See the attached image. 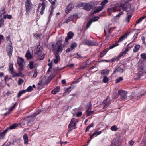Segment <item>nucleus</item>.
Instances as JSON below:
<instances>
[{
    "instance_id": "nucleus-1",
    "label": "nucleus",
    "mask_w": 146,
    "mask_h": 146,
    "mask_svg": "<svg viewBox=\"0 0 146 146\" xmlns=\"http://www.w3.org/2000/svg\"><path fill=\"white\" fill-rule=\"evenodd\" d=\"M53 49L54 50V54L56 58L54 60V62L56 64L60 60V57L58 53L62 52L63 48L62 45L58 44V43L53 45Z\"/></svg>"
},
{
    "instance_id": "nucleus-2",
    "label": "nucleus",
    "mask_w": 146,
    "mask_h": 146,
    "mask_svg": "<svg viewBox=\"0 0 146 146\" xmlns=\"http://www.w3.org/2000/svg\"><path fill=\"white\" fill-rule=\"evenodd\" d=\"M131 5L128 2H125V3L120 5V6H116L111 9V11L115 12L120 11V7L122 9L123 11H125L127 12L130 11L131 9Z\"/></svg>"
},
{
    "instance_id": "nucleus-3",
    "label": "nucleus",
    "mask_w": 146,
    "mask_h": 146,
    "mask_svg": "<svg viewBox=\"0 0 146 146\" xmlns=\"http://www.w3.org/2000/svg\"><path fill=\"white\" fill-rule=\"evenodd\" d=\"M41 112V111L40 110H38L34 113L32 116L26 117L25 118L26 121H25L27 122V125L28 126H31L33 124V122L35 120L36 117Z\"/></svg>"
},
{
    "instance_id": "nucleus-4",
    "label": "nucleus",
    "mask_w": 146,
    "mask_h": 146,
    "mask_svg": "<svg viewBox=\"0 0 146 146\" xmlns=\"http://www.w3.org/2000/svg\"><path fill=\"white\" fill-rule=\"evenodd\" d=\"M26 13V16L29 15V13L32 9L33 5L31 0H26L25 2Z\"/></svg>"
},
{
    "instance_id": "nucleus-5",
    "label": "nucleus",
    "mask_w": 146,
    "mask_h": 146,
    "mask_svg": "<svg viewBox=\"0 0 146 146\" xmlns=\"http://www.w3.org/2000/svg\"><path fill=\"white\" fill-rule=\"evenodd\" d=\"M131 48H129V47L125 49L124 51H123V52L121 53L119 56H117L115 58H114L111 59V61L112 62H113L115 60H117V61H118L119 60V58H121L122 56H123L125 55V54H126L127 52L128 51L129 49H130Z\"/></svg>"
},
{
    "instance_id": "nucleus-6",
    "label": "nucleus",
    "mask_w": 146,
    "mask_h": 146,
    "mask_svg": "<svg viewBox=\"0 0 146 146\" xmlns=\"http://www.w3.org/2000/svg\"><path fill=\"white\" fill-rule=\"evenodd\" d=\"M75 121V119L74 118H72L71 119L68 126L69 130H68V132L67 133V135H68V132L72 131L76 126V124Z\"/></svg>"
},
{
    "instance_id": "nucleus-7",
    "label": "nucleus",
    "mask_w": 146,
    "mask_h": 146,
    "mask_svg": "<svg viewBox=\"0 0 146 146\" xmlns=\"http://www.w3.org/2000/svg\"><path fill=\"white\" fill-rule=\"evenodd\" d=\"M17 62L19 67V70L20 71H21L24 68V60L22 58L19 57L17 59Z\"/></svg>"
},
{
    "instance_id": "nucleus-8",
    "label": "nucleus",
    "mask_w": 146,
    "mask_h": 146,
    "mask_svg": "<svg viewBox=\"0 0 146 146\" xmlns=\"http://www.w3.org/2000/svg\"><path fill=\"white\" fill-rule=\"evenodd\" d=\"M118 93L120 96V99L122 100H124L127 98V92L122 90H118Z\"/></svg>"
},
{
    "instance_id": "nucleus-9",
    "label": "nucleus",
    "mask_w": 146,
    "mask_h": 146,
    "mask_svg": "<svg viewBox=\"0 0 146 146\" xmlns=\"http://www.w3.org/2000/svg\"><path fill=\"white\" fill-rule=\"evenodd\" d=\"M94 3L92 2H90L87 3H85L84 9L85 10L89 11L94 7Z\"/></svg>"
},
{
    "instance_id": "nucleus-10",
    "label": "nucleus",
    "mask_w": 146,
    "mask_h": 146,
    "mask_svg": "<svg viewBox=\"0 0 146 146\" xmlns=\"http://www.w3.org/2000/svg\"><path fill=\"white\" fill-rule=\"evenodd\" d=\"M46 7L45 2H42V3H40L38 7L37 10L38 11L41 8L40 13L41 15H42L44 12Z\"/></svg>"
},
{
    "instance_id": "nucleus-11",
    "label": "nucleus",
    "mask_w": 146,
    "mask_h": 146,
    "mask_svg": "<svg viewBox=\"0 0 146 146\" xmlns=\"http://www.w3.org/2000/svg\"><path fill=\"white\" fill-rule=\"evenodd\" d=\"M144 94L141 95V96H144ZM141 97L140 93H139L138 92L136 91L133 93L130 96V98L133 99H135L137 100Z\"/></svg>"
},
{
    "instance_id": "nucleus-12",
    "label": "nucleus",
    "mask_w": 146,
    "mask_h": 146,
    "mask_svg": "<svg viewBox=\"0 0 146 146\" xmlns=\"http://www.w3.org/2000/svg\"><path fill=\"white\" fill-rule=\"evenodd\" d=\"M42 47L40 45H38L37 46L35 51V53L38 56L41 55L42 53Z\"/></svg>"
},
{
    "instance_id": "nucleus-13",
    "label": "nucleus",
    "mask_w": 146,
    "mask_h": 146,
    "mask_svg": "<svg viewBox=\"0 0 146 146\" xmlns=\"http://www.w3.org/2000/svg\"><path fill=\"white\" fill-rule=\"evenodd\" d=\"M13 51V48L10 45L7 47V55L9 58H10L12 56Z\"/></svg>"
},
{
    "instance_id": "nucleus-14",
    "label": "nucleus",
    "mask_w": 146,
    "mask_h": 146,
    "mask_svg": "<svg viewBox=\"0 0 146 146\" xmlns=\"http://www.w3.org/2000/svg\"><path fill=\"white\" fill-rule=\"evenodd\" d=\"M88 106V109L86 110V113L87 114V115L88 116H89L91 114H92L93 113V111H89L90 109V108H91V106H92L91 103L90 102H89V103L88 104V105L87 106Z\"/></svg>"
},
{
    "instance_id": "nucleus-15",
    "label": "nucleus",
    "mask_w": 146,
    "mask_h": 146,
    "mask_svg": "<svg viewBox=\"0 0 146 146\" xmlns=\"http://www.w3.org/2000/svg\"><path fill=\"white\" fill-rule=\"evenodd\" d=\"M44 82L43 79H40L38 84V89H41L44 86Z\"/></svg>"
},
{
    "instance_id": "nucleus-16",
    "label": "nucleus",
    "mask_w": 146,
    "mask_h": 146,
    "mask_svg": "<svg viewBox=\"0 0 146 146\" xmlns=\"http://www.w3.org/2000/svg\"><path fill=\"white\" fill-rule=\"evenodd\" d=\"M123 69L120 67H116L113 72V73L115 74L117 72H119L122 73L123 72Z\"/></svg>"
},
{
    "instance_id": "nucleus-17",
    "label": "nucleus",
    "mask_w": 146,
    "mask_h": 146,
    "mask_svg": "<svg viewBox=\"0 0 146 146\" xmlns=\"http://www.w3.org/2000/svg\"><path fill=\"white\" fill-rule=\"evenodd\" d=\"M103 8V7L98 6L96 8L94 11L92 12V14H94L97 13L101 11L102 9Z\"/></svg>"
},
{
    "instance_id": "nucleus-18",
    "label": "nucleus",
    "mask_w": 146,
    "mask_h": 146,
    "mask_svg": "<svg viewBox=\"0 0 146 146\" xmlns=\"http://www.w3.org/2000/svg\"><path fill=\"white\" fill-rule=\"evenodd\" d=\"M73 6L72 4H70L66 8V13H68L69 11L73 8Z\"/></svg>"
},
{
    "instance_id": "nucleus-19",
    "label": "nucleus",
    "mask_w": 146,
    "mask_h": 146,
    "mask_svg": "<svg viewBox=\"0 0 146 146\" xmlns=\"http://www.w3.org/2000/svg\"><path fill=\"white\" fill-rule=\"evenodd\" d=\"M74 15H71L66 20V21L64 22V23H68L69 21H72L74 19Z\"/></svg>"
},
{
    "instance_id": "nucleus-20",
    "label": "nucleus",
    "mask_w": 146,
    "mask_h": 146,
    "mask_svg": "<svg viewBox=\"0 0 146 146\" xmlns=\"http://www.w3.org/2000/svg\"><path fill=\"white\" fill-rule=\"evenodd\" d=\"M102 133L101 131H96L94 132L93 134L90 135V138L91 139H92L94 136H95L100 134Z\"/></svg>"
},
{
    "instance_id": "nucleus-21",
    "label": "nucleus",
    "mask_w": 146,
    "mask_h": 146,
    "mask_svg": "<svg viewBox=\"0 0 146 146\" xmlns=\"http://www.w3.org/2000/svg\"><path fill=\"white\" fill-rule=\"evenodd\" d=\"M109 102V101L108 100L107 98L103 101V104L104 105V106L103 107V108H105L107 107L108 105Z\"/></svg>"
},
{
    "instance_id": "nucleus-22",
    "label": "nucleus",
    "mask_w": 146,
    "mask_h": 146,
    "mask_svg": "<svg viewBox=\"0 0 146 146\" xmlns=\"http://www.w3.org/2000/svg\"><path fill=\"white\" fill-rule=\"evenodd\" d=\"M25 57L27 60H29L32 58L33 56L28 51L27 52L26 54Z\"/></svg>"
},
{
    "instance_id": "nucleus-23",
    "label": "nucleus",
    "mask_w": 146,
    "mask_h": 146,
    "mask_svg": "<svg viewBox=\"0 0 146 146\" xmlns=\"http://www.w3.org/2000/svg\"><path fill=\"white\" fill-rule=\"evenodd\" d=\"M127 38V36L126 34H125L122 35L119 38L118 40L117 41V42L119 43L123 41L125 39Z\"/></svg>"
},
{
    "instance_id": "nucleus-24",
    "label": "nucleus",
    "mask_w": 146,
    "mask_h": 146,
    "mask_svg": "<svg viewBox=\"0 0 146 146\" xmlns=\"http://www.w3.org/2000/svg\"><path fill=\"white\" fill-rule=\"evenodd\" d=\"M24 143L25 144L27 143L28 141V137L26 134H24L23 136Z\"/></svg>"
},
{
    "instance_id": "nucleus-25",
    "label": "nucleus",
    "mask_w": 146,
    "mask_h": 146,
    "mask_svg": "<svg viewBox=\"0 0 146 146\" xmlns=\"http://www.w3.org/2000/svg\"><path fill=\"white\" fill-rule=\"evenodd\" d=\"M60 90V87H57L55 88L52 90L51 93L53 94H55L57 92L59 91Z\"/></svg>"
},
{
    "instance_id": "nucleus-26",
    "label": "nucleus",
    "mask_w": 146,
    "mask_h": 146,
    "mask_svg": "<svg viewBox=\"0 0 146 146\" xmlns=\"http://www.w3.org/2000/svg\"><path fill=\"white\" fill-rule=\"evenodd\" d=\"M140 45H135L133 49V51L135 52H137L140 48Z\"/></svg>"
},
{
    "instance_id": "nucleus-27",
    "label": "nucleus",
    "mask_w": 146,
    "mask_h": 146,
    "mask_svg": "<svg viewBox=\"0 0 146 146\" xmlns=\"http://www.w3.org/2000/svg\"><path fill=\"white\" fill-rule=\"evenodd\" d=\"M109 72V71L108 69L103 70L101 72V75H108Z\"/></svg>"
},
{
    "instance_id": "nucleus-28",
    "label": "nucleus",
    "mask_w": 146,
    "mask_h": 146,
    "mask_svg": "<svg viewBox=\"0 0 146 146\" xmlns=\"http://www.w3.org/2000/svg\"><path fill=\"white\" fill-rule=\"evenodd\" d=\"M123 13L122 11L120 12L116 16L114 17L113 19L114 20L118 19L121 15L123 14Z\"/></svg>"
},
{
    "instance_id": "nucleus-29",
    "label": "nucleus",
    "mask_w": 146,
    "mask_h": 146,
    "mask_svg": "<svg viewBox=\"0 0 146 146\" xmlns=\"http://www.w3.org/2000/svg\"><path fill=\"white\" fill-rule=\"evenodd\" d=\"M6 13V11L5 9L1 8L0 9V17H1Z\"/></svg>"
},
{
    "instance_id": "nucleus-30",
    "label": "nucleus",
    "mask_w": 146,
    "mask_h": 146,
    "mask_svg": "<svg viewBox=\"0 0 146 146\" xmlns=\"http://www.w3.org/2000/svg\"><path fill=\"white\" fill-rule=\"evenodd\" d=\"M67 35V37H68L70 39H71L72 38L73 36L74 33L72 32H69L68 33Z\"/></svg>"
},
{
    "instance_id": "nucleus-31",
    "label": "nucleus",
    "mask_w": 146,
    "mask_h": 146,
    "mask_svg": "<svg viewBox=\"0 0 146 146\" xmlns=\"http://www.w3.org/2000/svg\"><path fill=\"white\" fill-rule=\"evenodd\" d=\"M33 64L34 62L33 61H31L29 62L28 66H29V68L31 69H33L35 67Z\"/></svg>"
},
{
    "instance_id": "nucleus-32",
    "label": "nucleus",
    "mask_w": 146,
    "mask_h": 146,
    "mask_svg": "<svg viewBox=\"0 0 146 146\" xmlns=\"http://www.w3.org/2000/svg\"><path fill=\"white\" fill-rule=\"evenodd\" d=\"M77 46V44L75 42L72 43L70 45L71 50H72Z\"/></svg>"
},
{
    "instance_id": "nucleus-33",
    "label": "nucleus",
    "mask_w": 146,
    "mask_h": 146,
    "mask_svg": "<svg viewBox=\"0 0 146 146\" xmlns=\"http://www.w3.org/2000/svg\"><path fill=\"white\" fill-rule=\"evenodd\" d=\"M88 46L96 45L97 44L92 41H89Z\"/></svg>"
},
{
    "instance_id": "nucleus-34",
    "label": "nucleus",
    "mask_w": 146,
    "mask_h": 146,
    "mask_svg": "<svg viewBox=\"0 0 146 146\" xmlns=\"http://www.w3.org/2000/svg\"><path fill=\"white\" fill-rule=\"evenodd\" d=\"M25 121H26V118L22 121L21 123V126L25 125L26 123L27 124V122Z\"/></svg>"
},
{
    "instance_id": "nucleus-35",
    "label": "nucleus",
    "mask_w": 146,
    "mask_h": 146,
    "mask_svg": "<svg viewBox=\"0 0 146 146\" xmlns=\"http://www.w3.org/2000/svg\"><path fill=\"white\" fill-rule=\"evenodd\" d=\"M26 92V90H23L22 91H20L18 93V97H19L21 96L23 93H25Z\"/></svg>"
},
{
    "instance_id": "nucleus-36",
    "label": "nucleus",
    "mask_w": 146,
    "mask_h": 146,
    "mask_svg": "<svg viewBox=\"0 0 146 146\" xmlns=\"http://www.w3.org/2000/svg\"><path fill=\"white\" fill-rule=\"evenodd\" d=\"M3 18L5 19L7 18L9 19H11L12 18V16L10 15L7 14L4 16Z\"/></svg>"
},
{
    "instance_id": "nucleus-37",
    "label": "nucleus",
    "mask_w": 146,
    "mask_h": 146,
    "mask_svg": "<svg viewBox=\"0 0 146 146\" xmlns=\"http://www.w3.org/2000/svg\"><path fill=\"white\" fill-rule=\"evenodd\" d=\"M109 81L108 78L106 76H104L103 77V81L104 83H106Z\"/></svg>"
},
{
    "instance_id": "nucleus-38",
    "label": "nucleus",
    "mask_w": 146,
    "mask_h": 146,
    "mask_svg": "<svg viewBox=\"0 0 146 146\" xmlns=\"http://www.w3.org/2000/svg\"><path fill=\"white\" fill-rule=\"evenodd\" d=\"M107 51L106 50H104L102 52H101L100 54V56L101 57H102L104 55H105Z\"/></svg>"
},
{
    "instance_id": "nucleus-39",
    "label": "nucleus",
    "mask_w": 146,
    "mask_h": 146,
    "mask_svg": "<svg viewBox=\"0 0 146 146\" xmlns=\"http://www.w3.org/2000/svg\"><path fill=\"white\" fill-rule=\"evenodd\" d=\"M71 91V88L70 87H69L65 90V93L66 94H68Z\"/></svg>"
},
{
    "instance_id": "nucleus-40",
    "label": "nucleus",
    "mask_w": 146,
    "mask_h": 146,
    "mask_svg": "<svg viewBox=\"0 0 146 146\" xmlns=\"http://www.w3.org/2000/svg\"><path fill=\"white\" fill-rule=\"evenodd\" d=\"M117 129V128L116 125L113 126L111 128V130L114 131H116Z\"/></svg>"
},
{
    "instance_id": "nucleus-41",
    "label": "nucleus",
    "mask_w": 146,
    "mask_h": 146,
    "mask_svg": "<svg viewBox=\"0 0 146 146\" xmlns=\"http://www.w3.org/2000/svg\"><path fill=\"white\" fill-rule=\"evenodd\" d=\"M108 2L107 0H104L101 3V5H102L101 6L103 7Z\"/></svg>"
},
{
    "instance_id": "nucleus-42",
    "label": "nucleus",
    "mask_w": 146,
    "mask_h": 146,
    "mask_svg": "<svg viewBox=\"0 0 146 146\" xmlns=\"http://www.w3.org/2000/svg\"><path fill=\"white\" fill-rule=\"evenodd\" d=\"M131 16L132 15H128L125 20L127 23H128L129 22V20L131 18Z\"/></svg>"
},
{
    "instance_id": "nucleus-43",
    "label": "nucleus",
    "mask_w": 146,
    "mask_h": 146,
    "mask_svg": "<svg viewBox=\"0 0 146 146\" xmlns=\"http://www.w3.org/2000/svg\"><path fill=\"white\" fill-rule=\"evenodd\" d=\"M118 143L115 141H113L112 142L110 145V146H118Z\"/></svg>"
},
{
    "instance_id": "nucleus-44",
    "label": "nucleus",
    "mask_w": 146,
    "mask_h": 146,
    "mask_svg": "<svg viewBox=\"0 0 146 146\" xmlns=\"http://www.w3.org/2000/svg\"><path fill=\"white\" fill-rule=\"evenodd\" d=\"M34 36L35 38L37 39H39L40 38V35L37 33L34 34Z\"/></svg>"
},
{
    "instance_id": "nucleus-45",
    "label": "nucleus",
    "mask_w": 146,
    "mask_h": 146,
    "mask_svg": "<svg viewBox=\"0 0 146 146\" xmlns=\"http://www.w3.org/2000/svg\"><path fill=\"white\" fill-rule=\"evenodd\" d=\"M16 127V125L15 124H14L10 125L9 127V128L11 129H15Z\"/></svg>"
},
{
    "instance_id": "nucleus-46",
    "label": "nucleus",
    "mask_w": 146,
    "mask_h": 146,
    "mask_svg": "<svg viewBox=\"0 0 146 146\" xmlns=\"http://www.w3.org/2000/svg\"><path fill=\"white\" fill-rule=\"evenodd\" d=\"M145 16H144L141 17L137 21H136V23H140L142 20H143L145 18Z\"/></svg>"
},
{
    "instance_id": "nucleus-47",
    "label": "nucleus",
    "mask_w": 146,
    "mask_h": 146,
    "mask_svg": "<svg viewBox=\"0 0 146 146\" xmlns=\"http://www.w3.org/2000/svg\"><path fill=\"white\" fill-rule=\"evenodd\" d=\"M10 72L14 77H16V75L17 73H16L14 71V70L10 71Z\"/></svg>"
},
{
    "instance_id": "nucleus-48",
    "label": "nucleus",
    "mask_w": 146,
    "mask_h": 146,
    "mask_svg": "<svg viewBox=\"0 0 146 146\" xmlns=\"http://www.w3.org/2000/svg\"><path fill=\"white\" fill-rule=\"evenodd\" d=\"M123 80L122 77H120L118 78L116 80V82L117 83H119L121 81H122Z\"/></svg>"
},
{
    "instance_id": "nucleus-49",
    "label": "nucleus",
    "mask_w": 146,
    "mask_h": 146,
    "mask_svg": "<svg viewBox=\"0 0 146 146\" xmlns=\"http://www.w3.org/2000/svg\"><path fill=\"white\" fill-rule=\"evenodd\" d=\"M19 76L21 77H23L24 76V75L21 72L17 73V75H16V77H18Z\"/></svg>"
},
{
    "instance_id": "nucleus-50",
    "label": "nucleus",
    "mask_w": 146,
    "mask_h": 146,
    "mask_svg": "<svg viewBox=\"0 0 146 146\" xmlns=\"http://www.w3.org/2000/svg\"><path fill=\"white\" fill-rule=\"evenodd\" d=\"M4 21L2 19H0V28L3 25Z\"/></svg>"
},
{
    "instance_id": "nucleus-51",
    "label": "nucleus",
    "mask_w": 146,
    "mask_h": 146,
    "mask_svg": "<svg viewBox=\"0 0 146 146\" xmlns=\"http://www.w3.org/2000/svg\"><path fill=\"white\" fill-rule=\"evenodd\" d=\"M141 57L145 60L146 59V54L145 53L142 54L141 55Z\"/></svg>"
},
{
    "instance_id": "nucleus-52",
    "label": "nucleus",
    "mask_w": 146,
    "mask_h": 146,
    "mask_svg": "<svg viewBox=\"0 0 146 146\" xmlns=\"http://www.w3.org/2000/svg\"><path fill=\"white\" fill-rule=\"evenodd\" d=\"M9 68L10 71L13 70V66L12 64H10L9 66Z\"/></svg>"
},
{
    "instance_id": "nucleus-53",
    "label": "nucleus",
    "mask_w": 146,
    "mask_h": 146,
    "mask_svg": "<svg viewBox=\"0 0 146 146\" xmlns=\"http://www.w3.org/2000/svg\"><path fill=\"white\" fill-rule=\"evenodd\" d=\"M118 45V44L117 43H115L113 44V45L110 46V49H111L117 46Z\"/></svg>"
},
{
    "instance_id": "nucleus-54",
    "label": "nucleus",
    "mask_w": 146,
    "mask_h": 146,
    "mask_svg": "<svg viewBox=\"0 0 146 146\" xmlns=\"http://www.w3.org/2000/svg\"><path fill=\"white\" fill-rule=\"evenodd\" d=\"M23 82V80L22 79H19L18 82V85H21V84Z\"/></svg>"
},
{
    "instance_id": "nucleus-55",
    "label": "nucleus",
    "mask_w": 146,
    "mask_h": 146,
    "mask_svg": "<svg viewBox=\"0 0 146 146\" xmlns=\"http://www.w3.org/2000/svg\"><path fill=\"white\" fill-rule=\"evenodd\" d=\"M32 89H33V88H32V87L31 86H30L28 87V88H27V89L25 90H26V91H27L29 92V91H32Z\"/></svg>"
},
{
    "instance_id": "nucleus-56",
    "label": "nucleus",
    "mask_w": 146,
    "mask_h": 146,
    "mask_svg": "<svg viewBox=\"0 0 146 146\" xmlns=\"http://www.w3.org/2000/svg\"><path fill=\"white\" fill-rule=\"evenodd\" d=\"M85 5V3H79L78 4V6L79 7H84V6Z\"/></svg>"
},
{
    "instance_id": "nucleus-57",
    "label": "nucleus",
    "mask_w": 146,
    "mask_h": 146,
    "mask_svg": "<svg viewBox=\"0 0 146 146\" xmlns=\"http://www.w3.org/2000/svg\"><path fill=\"white\" fill-rule=\"evenodd\" d=\"M5 135L3 132L1 133H0V139H3Z\"/></svg>"
},
{
    "instance_id": "nucleus-58",
    "label": "nucleus",
    "mask_w": 146,
    "mask_h": 146,
    "mask_svg": "<svg viewBox=\"0 0 146 146\" xmlns=\"http://www.w3.org/2000/svg\"><path fill=\"white\" fill-rule=\"evenodd\" d=\"M89 41L88 40H84L82 42V43L84 44H86L87 45H88V42H89Z\"/></svg>"
},
{
    "instance_id": "nucleus-59",
    "label": "nucleus",
    "mask_w": 146,
    "mask_h": 146,
    "mask_svg": "<svg viewBox=\"0 0 146 146\" xmlns=\"http://www.w3.org/2000/svg\"><path fill=\"white\" fill-rule=\"evenodd\" d=\"M92 21H90L88 22L87 23V24L86 25V27L87 28H88L90 27V26L91 25L92 23Z\"/></svg>"
},
{
    "instance_id": "nucleus-60",
    "label": "nucleus",
    "mask_w": 146,
    "mask_h": 146,
    "mask_svg": "<svg viewBox=\"0 0 146 146\" xmlns=\"http://www.w3.org/2000/svg\"><path fill=\"white\" fill-rule=\"evenodd\" d=\"M37 73L38 72L37 71L35 70L34 72V74L33 77L34 78L36 77L37 76Z\"/></svg>"
},
{
    "instance_id": "nucleus-61",
    "label": "nucleus",
    "mask_w": 146,
    "mask_h": 146,
    "mask_svg": "<svg viewBox=\"0 0 146 146\" xmlns=\"http://www.w3.org/2000/svg\"><path fill=\"white\" fill-rule=\"evenodd\" d=\"M99 19V17L98 16L95 17L92 19L93 21H96Z\"/></svg>"
},
{
    "instance_id": "nucleus-62",
    "label": "nucleus",
    "mask_w": 146,
    "mask_h": 146,
    "mask_svg": "<svg viewBox=\"0 0 146 146\" xmlns=\"http://www.w3.org/2000/svg\"><path fill=\"white\" fill-rule=\"evenodd\" d=\"M48 65L49 66V69L48 70V71H50V69H51L52 68V63L50 64H48Z\"/></svg>"
},
{
    "instance_id": "nucleus-63",
    "label": "nucleus",
    "mask_w": 146,
    "mask_h": 146,
    "mask_svg": "<svg viewBox=\"0 0 146 146\" xmlns=\"http://www.w3.org/2000/svg\"><path fill=\"white\" fill-rule=\"evenodd\" d=\"M82 114V112H78L77 114V116L79 117Z\"/></svg>"
},
{
    "instance_id": "nucleus-64",
    "label": "nucleus",
    "mask_w": 146,
    "mask_h": 146,
    "mask_svg": "<svg viewBox=\"0 0 146 146\" xmlns=\"http://www.w3.org/2000/svg\"><path fill=\"white\" fill-rule=\"evenodd\" d=\"M129 143L130 145H132L134 143V142L133 140H131L129 141Z\"/></svg>"
}]
</instances>
